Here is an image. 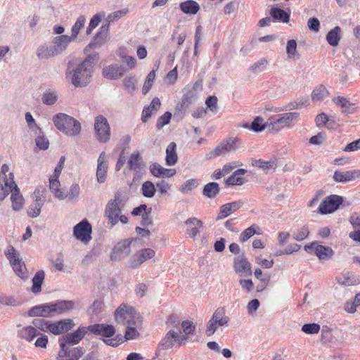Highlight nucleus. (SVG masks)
<instances>
[{
  "instance_id": "nucleus-1",
  "label": "nucleus",
  "mask_w": 360,
  "mask_h": 360,
  "mask_svg": "<svg viewBox=\"0 0 360 360\" xmlns=\"http://www.w3.org/2000/svg\"><path fill=\"white\" fill-rule=\"evenodd\" d=\"M99 56L95 53L89 55L82 62L75 64L70 62L65 72L66 78L70 80L75 87L86 86L91 80L94 65L98 60Z\"/></svg>"
},
{
  "instance_id": "nucleus-2",
  "label": "nucleus",
  "mask_w": 360,
  "mask_h": 360,
  "mask_svg": "<svg viewBox=\"0 0 360 360\" xmlns=\"http://www.w3.org/2000/svg\"><path fill=\"white\" fill-rule=\"evenodd\" d=\"M56 127L63 134L74 136L81 131V124L74 117L64 113H58L53 117Z\"/></svg>"
},
{
  "instance_id": "nucleus-3",
  "label": "nucleus",
  "mask_w": 360,
  "mask_h": 360,
  "mask_svg": "<svg viewBox=\"0 0 360 360\" xmlns=\"http://www.w3.org/2000/svg\"><path fill=\"white\" fill-rule=\"evenodd\" d=\"M117 323L123 326L139 325L141 322L139 314L134 308L122 303L115 311Z\"/></svg>"
},
{
  "instance_id": "nucleus-4",
  "label": "nucleus",
  "mask_w": 360,
  "mask_h": 360,
  "mask_svg": "<svg viewBox=\"0 0 360 360\" xmlns=\"http://www.w3.org/2000/svg\"><path fill=\"white\" fill-rule=\"evenodd\" d=\"M300 114L296 112H285L269 119L268 129L278 132L284 127H291L299 120Z\"/></svg>"
},
{
  "instance_id": "nucleus-5",
  "label": "nucleus",
  "mask_w": 360,
  "mask_h": 360,
  "mask_svg": "<svg viewBox=\"0 0 360 360\" xmlns=\"http://www.w3.org/2000/svg\"><path fill=\"white\" fill-rule=\"evenodd\" d=\"M229 321L230 319L226 315L224 308L218 307L207 322L205 330L206 335L207 336L212 335L219 327L227 326Z\"/></svg>"
},
{
  "instance_id": "nucleus-6",
  "label": "nucleus",
  "mask_w": 360,
  "mask_h": 360,
  "mask_svg": "<svg viewBox=\"0 0 360 360\" xmlns=\"http://www.w3.org/2000/svg\"><path fill=\"white\" fill-rule=\"evenodd\" d=\"M6 255L16 274L22 279H27L28 274L25 264L24 262L19 258V253L11 245L8 246L6 251Z\"/></svg>"
},
{
  "instance_id": "nucleus-7",
  "label": "nucleus",
  "mask_w": 360,
  "mask_h": 360,
  "mask_svg": "<svg viewBox=\"0 0 360 360\" xmlns=\"http://www.w3.org/2000/svg\"><path fill=\"white\" fill-rule=\"evenodd\" d=\"M136 239L130 238L122 240L118 242L112 248L110 253V259L112 261H120L127 257L131 253V244Z\"/></svg>"
},
{
  "instance_id": "nucleus-8",
  "label": "nucleus",
  "mask_w": 360,
  "mask_h": 360,
  "mask_svg": "<svg viewBox=\"0 0 360 360\" xmlns=\"http://www.w3.org/2000/svg\"><path fill=\"white\" fill-rule=\"evenodd\" d=\"M94 129L96 139L102 143L107 142L110 138V129L107 119L103 115L95 118Z\"/></svg>"
},
{
  "instance_id": "nucleus-9",
  "label": "nucleus",
  "mask_w": 360,
  "mask_h": 360,
  "mask_svg": "<svg viewBox=\"0 0 360 360\" xmlns=\"http://www.w3.org/2000/svg\"><path fill=\"white\" fill-rule=\"evenodd\" d=\"M138 326L139 325L127 326V329L124 336L121 334H118L113 338L105 339L103 341L108 345L117 347L125 340H134L139 335V333L136 330V327Z\"/></svg>"
},
{
  "instance_id": "nucleus-10",
  "label": "nucleus",
  "mask_w": 360,
  "mask_h": 360,
  "mask_svg": "<svg viewBox=\"0 0 360 360\" xmlns=\"http://www.w3.org/2000/svg\"><path fill=\"white\" fill-rule=\"evenodd\" d=\"M155 255V252L151 248H143L133 255L127 262L129 269H136L143 262L152 259Z\"/></svg>"
},
{
  "instance_id": "nucleus-11",
  "label": "nucleus",
  "mask_w": 360,
  "mask_h": 360,
  "mask_svg": "<svg viewBox=\"0 0 360 360\" xmlns=\"http://www.w3.org/2000/svg\"><path fill=\"white\" fill-rule=\"evenodd\" d=\"M233 266L236 274L241 277L252 276V265L243 253L234 257Z\"/></svg>"
},
{
  "instance_id": "nucleus-12",
  "label": "nucleus",
  "mask_w": 360,
  "mask_h": 360,
  "mask_svg": "<svg viewBox=\"0 0 360 360\" xmlns=\"http://www.w3.org/2000/svg\"><path fill=\"white\" fill-rule=\"evenodd\" d=\"M91 225L86 219H84L74 226L73 235L77 240L86 244L91 240Z\"/></svg>"
},
{
  "instance_id": "nucleus-13",
  "label": "nucleus",
  "mask_w": 360,
  "mask_h": 360,
  "mask_svg": "<svg viewBox=\"0 0 360 360\" xmlns=\"http://www.w3.org/2000/svg\"><path fill=\"white\" fill-rule=\"evenodd\" d=\"M187 341L186 335H181L179 333L170 330L167 332L165 338L160 341L159 346L164 349H168L173 347L174 343H177L179 346L185 345Z\"/></svg>"
},
{
  "instance_id": "nucleus-14",
  "label": "nucleus",
  "mask_w": 360,
  "mask_h": 360,
  "mask_svg": "<svg viewBox=\"0 0 360 360\" xmlns=\"http://www.w3.org/2000/svg\"><path fill=\"white\" fill-rule=\"evenodd\" d=\"M88 330H89V326L79 327L73 333H70L63 335L59 339L60 348H65V347H67V345H74L78 344L84 337Z\"/></svg>"
},
{
  "instance_id": "nucleus-15",
  "label": "nucleus",
  "mask_w": 360,
  "mask_h": 360,
  "mask_svg": "<svg viewBox=\"0 0 360 360\" xmlns=\"http://www.w3.org/2000/svg\"><path fill=\"white\" fill-rule=\"evenodd\" d=\"M44 190L42 188L37 187L33 193L34 200L27 211L28 215L32 218L37 217L41 213V209L45 201L43 196Z\"/></svg>"
},
{
  "instance_id": "nucleus-16",
  "label": "nucleus",
  "mask_w": 360,
  "mask_h": 360,
  "mask_svg": "<svg viewBox=\"0 0 360 360\" xmlns=\"http://www.w3.org/2000/svg\"><path fill=\"white\" fill-rule=\"evenodd\" d=\"M343 199L338 195H330L325 198L320 204L319 210L321 214H326L335 212L342 203Z\"/></svg>"
},
{
  "instance_id": "nucleus-17",
  "label": "nucleus",
  "mask_w": 360,
  "mask_h": 360,
  "mask_svg": "<svg viewBox=\"0 0 360 360\" xmlns=\"http://www.w3.org/2000/svg\"><path fill=\"white\" fill-rule=\"evenodd\" d=\"M120 214L121 208L119 206V198L115 196V199L108 202L105 210V217L109 220L111 227L118 223V217Z\"/></svg>"
},
{
  "instance_id": "nucleus-18",
  "label": "nucleus",
  "mask_w": 360,
  "mask_h": 360,
  "mask_svg": "<svg viewBox=\"0 0 360 360\" xmlns=\"http://www.w3.org/2000/svg\"><path fill=\"white\" fill-rule=\"evenodd\" d=\"M304 250L309 253L314 251L320 260L328 259L333 255V250L331 248L319 245L316 242L306 245Z\"/></svg>"
},
{
  "instance_id": "nucleus-19",
  "label": "nucleus",
  "mask_w": 360,
  "mask_h": 360,
  "mask_svg": "<svg viewBox=\"0 0 360 360\" xmlns=\"http://www.w3.org/2000/svg\"><path fill=\"white\" fill-rule=\"evenodd\" d=\"M89 330L95 335H101L105 338H111L115 333V328L112 325L104 323L89 326Z\"/></svg>"
},
{
  "instance_id": "nucleus-20",
  "label": "nucleus",
  "mask_w": 360,
  "mask_h": 360,
  "mask_svg": "<svg viewBox=\"0 0 360 360\" xmlns=\"http://www.w3.org/2000/svg\"><path fill=\"white\" fill-rule=\"evenodd\" d=\"M75 323L72 319H63L59 321L49 324V331L54 335H60L65 331H68L75 326Z\"/></svg>"
},
{
  "instance_id": "nucleus-21",
  "label": "nucleus",
  "mask_w": 360,
  "mask_h": 360,
  "mask_svg": "<svg viewBox=\"0 0 360 360\" xmlns=\"http://www.w3.org/2000/svg\"><path fill=\"white\" fill-rule=\"evenodd\" d=\"M107 172V156L105 152H102L97 160L96 177L98 183L102 184L105 182Z\"/></svg>"
},
{
  "instance_id": "nucleus-22",
  "label": "nucleus",
  "mask_w": 360,
  "mask_h": 360,
  "mask_svg": "<svg viewBox=\"0 0 360 360\" xmlns=\"http://www.w3.org/2000/svg\"><path fill=\"white\" fill-rule=\"evenodd\" d=\"M124 74V70L123 68L118 65H107L103 68L102 71L103 76L105 78L111 80H116L122 77Z\"/></svg>"
},
{
  "instance_id": "nucleus-23",
  "label": "nucleus",
  "mask_w": 360,
  "mask_h": 360,
  "mask_svg": "<svg viewBox=\"0 0 360 360\" xmlns=\"http://www.w3.org/2000/svg\"><path fill=\"white\" fill-rule=\"evenodd\" d=\"M53 316L65 314L75 307V302L72 300H60L51 303Z\"/></svg>"
},
{
  "instance_id": "nucleus-24",
  "label": "nucleus",
  "mask_w": 360,
  "mask_h": 360,
  "mask_svg": "<svg viewBox=\"0 0 360 360\" xmlns=\"http://www.w3.org/2000/svg\"><path fill=\"white\" fill-rule=\"evenodd\" d=\"M30 316L53 317L51 303L32 307L29 311Z\"/></svg>"
},
{
  "instance_id": "nucleus-25",
  "label": "nucleus",
  "mask_w": 360,
  "mask_h": 360,
  "mask_svg": "<svg viewBox=\"0 0 360 360\" xmlns=\"http://www.w3.org/2000/svg\"><path fill=\"white\" fill-rule=\"evenodd\" d=\"M360 177V170H350L347 172L335 171L333 174V179L336 182L346 183L354 181Z\"/></svg>"
},
{
  "instance_id": "nucleus-26",
  "label": "nucleus",
  "mask_w": 360,
  "mask_h": 360,
  "mask_svg": "<svg viewBox=\"0 0 360 360\" xmlns=\"http://www.w3.org/2000/svg\"><path fill=\"white\" fill-rule=\"evenodd\" d=\"M243 204V202L241 200H238L221 205L220 207V212L217 217V220H219L229 216L240 209Z\"/></svg>"
},
{
  "instance_id": "nucleus-27",
  "label": "nucleus",
  "mask_w": 360,
  "mask_h": 360,
  "mask_svg": "<svg viewBox=\"0 0 360 360\" xmlns=\"http://www.w3.org/2000/svg\"><path fill=\"white\" fill-rule=\"evenodd\" d=\"M70 41V37L68 35H60L53 39V45H51V46L55 51L56 56H58L66 49Z\"/></svg>"
},
{
  "instance_id": "nucleus-28",
  "label": "nucleus",
  "mask_w": 360,
  "mask_h": 360,
  "mask_svg": "<svg viewBox=\"0 0 360 360\" xmlns=\"http://www.w3.org/2000/svg\"><path fill=\"white\" fill-rule=\"evenodd\" d=\"M150 172L155 177H172L176 174L174 169H167L158 163H153L150 165Z\"/></svg>"
},
{
  "instance_id": "nucleus-29",
  "label": "nucleus",
  "mask_w": 360,
  "mask_h": 360,
  "mask_svg": "<svg viewBox=\"0 0 360 360\" xmlns=\"http://www.w3.org/2000/svg\"><path fill=\"white\" fill-rule=\"evenodd\" d=\"M58 178L55 177V176H51L49 178V189L53 193L55 198L59 200H64L67 198V195L65 191L60 188V184Z\"/></svg>"
},
{
  "instance_id": "nucleus-30",
  "label": "nucleus",
  "mask_w": 360,
  "mask_h": 360,
  "mask_svg": "<svg viewBox=\"0 0 360 360\" xmlns=\"http://www.w3.org/2000/svg\"><path fill=\"white\" fill-rule=\"evenodd\" d=\"M185 224L188 226L186 232L191 238H195L200 233V229L202 227V222L195 217L188 218Z\"/></svg>"
},
{
  "instance_id": "nucleus-31",
  "label": "nucleus",
  "mask_w": 360,
  "mask_h": 360,
  "mask_svg": "<svg viewBox=\"0 0 360 360\" xmlns=\"http://www.w3.org/2000/svg\"><path fill=\"white\" fill-rule=\"evenodd\" d=\"M11 176V180L9 181H1L0 180V201L4 200L8 195L11 193L13 188L16 185L13 180L14 176L13 173H9Z\"/></svg>"
},
{
  "instance_id": "nucleus-32",
  "label": "nucleus",
  "mask_w": 360,
  "mask_h": 360,
  "mask_svg": "<svg viewBox=\"0 0 360 360\" xmlns=\"http://www.w3.org/2000/svg\"><path fill=\"white\" fill-rule=\"evenodd\" d=\"M333 101L341 108L343 113L352 114L355 110L354 104L350 103L346 98L343 96H338L333 98Z\"/></svg>"
},
{
  "instance_id": "nucleus-33",
  "label": "nucleus",
  "mask_w": 360,
  "mask_h": 360,
  "mask_svg": "<svg viewBox=\"0 0 360 360\" xmlns=\"http://www.w3.org/2000/svg\"><path fill=\"white\" fill-rule=\"evenodd\" d=\"M11 200L12 202V208L15 211H19L24 205V198L20 193V189L17 184L13 188L11 191Z\"/></svg>"
},
{
  "instance_id": "nucleus-34",
  "label": "nucleus",
  "mask_w": 360,
  "mask_h": 360,
  "mask_svg": "<svg viewBox=\"0 0 360 360\" xmlns=\"http://www.w3.org/2000/svg\"><path fill=\"white\" fill-rule=\"evenodd\" d=\"M200 8L198 3L193 0H187L179 4L180 10L187 15H195Z\"/></svg>"
},
{
  "instance_id": "nucleus-35",
  "label": "nucleus",
  "mask_w": 360,
  "mask_h": 360,
  "mask_svg": "<svg viewBox=\"0 0 360 360\" xmlns=\"http://www.w3.org/2000/svg\"><path fill=\"white\" fill-rule=\"evenodd\" d=\"M247 172L245 169H238L236 170L226 180V186H241L245 183L244 178L242 177Z\"/></svg>"
},
{
  "instance_id": "nucleus-36",
  "label": "nucleus",
  "mask_w": 360,
  "mask_h": 360,
  "mask_svg": "<svg viewBox=\"0 0 360 360\" xmlns=\"http://www.w3.org/2000/svg\"><path fill=\"white\" fill-rule=\"evenodd\" d=\"M39 335H40V333L32 326L23 327L18 330V337L28 342L32 341Z\"/></svg>"
},
{
  "instance_id": "nucleus-37",
  "label": "nucleus",
  "mask_w": 360,
  "mask_h": 360,
  "mask_svg": "<svg viewBox=\"0 0 360 360\" xmlns=\"http://www.w3.org/2000/svg\"><path fill=\"white\" fill-rule=\"evenodd\" d=\"M176 144L174 142H171L166 149V165L168 166L174 165L177 160L178 156L176 152Z\"/></svg>"
},
{
  "instance_id": "nucleus-38",
  "label": "nucleus",
  "mask_w": 360,
  "mask_h": 360,
  "mask_svg": "<svg viewBox=\"0 0 360 360\" xmlns=\"http://www.w3.org/2000/svg\"><path fill=\"white\" fill-rule=\"evenodd\" d=\"M58 98V94L55 89H47L42 94L41 101L45 105H52L57 102Z\"/></svg>"
},
{
  "instance_id": "nucleus-39",
  "label": "nucleus",
  "mask_w": 360,
  "mask_h": 360,
  "mask_svg": "<svg viewBox=\"0 0 360 360\" xmlns=\"http://www.w3.org/2000/svg\"><path fill=\"white\" fill-rule=\"evenodd\" d=\"M45 273L43 270L38 271L32 278V292L38 294L41 291V285L44 282Z\"/></svg>"
},
{
  "instance_id": "nucleus-40",
  "label": "nucleus",
  "mask_w": 360,
  "mask_h": 360,
  "mask_svg": "<svg viewBox=\"0 0 360 360\" xmlns=\"http://www.w3.org/2000/svg\"><path fill=\"white\" fill-rule=\"evenodd\" d=\"M341 29L340 27L336 26L330 30L326 35V41L332 46H337L340 40Z\"/></svg>"
},
{
  "instance_id": "nucleus-41",
  "label": "nucleus",
  "mask_w": 360,
  "mask_h": 360,
  "mask_svg": "<svg viewBox=\"0 0 360 360\" xmlns=\"http://www.w3.org/2000/svg\"><path fill=\"white\" fill-rule=\"evenodd\" d=\"M270 15L274 20L279 22H288L290 20V14L279 8H272L270 11Z\"/></svg>"
},
{
  "instance_id": "nucleus-42",
  "label": "nucleus",
  "mask_w": 360,
  "mask_h": 360,
  "mask_svg": "<svg viewBox=\"0 0 360 360\" xmlns=\"http://www.w3.org/2000/svg\"><path fill=\"white\" fill-rule=\"evenodd\" d=\"M37 56L40 60H46L50 58L56 56L55 51L52 49L51 46L41 45L37 49Z\"/></svg>"
},
{
  "instance_id": "nucleus-43",
  "label": "nucleus",
  "mask_w": 360,
  "mask_h": 360,
  "mask_svg": "<svg viewBox=\"0 0 360 360\" xmlns=\"http://www.w3.org/2000/svg\"><path fill=\"white\" fill-rule=\"evenodd\" d=\"M219 191V186L217 183L210 182L204 186L202 194L209 198H214L218 195Z\"/></svg>"
},
{
  "instance_id": "nucleus-44",
  "label": "nucleus",
  "mask_w": 360,
  "mask_h": 360,
  "mask_svg": "<svg viewBox=\"0 0 360 360\" xmlns=\"http://www.w3.org/2000/svg\"><path fill=\"white\" fill-rule=\"evenodd\" d=\"M329 92L323 85L316 86L311 93V100L313 102H317L323 100L328 96Z\"/></svg>"
},
{
  "instance_id": "nucleus-45",
  "label": "nucleus",
  "mask_w": 360,
  "mask_h": 360,
  "mask_svg": "<svg viewBox=\"0 0 360 360\" xmlns=\"http://www.w3.org/2000/svg\"><path fill=\"white\" fill-rule=\"evenodd\" d=\"M127 164L129 165V169L131 170L136 171L138 169H140L142 167L143 164L141 162V156L139 152L136 151L133 153L131 155L127 162Z\"/></svg>"
},
{
  "instance_id": "nucleus-46",
  "label": "nucleus",
  "mask_w": 360,
  "mask_h": 360,
  "mask_svg": "<svg viewBox=\"0 0 360 360\" xmlns=\"http://www.w3.org/2000/svg\"><path fill=\"white\" fill-rule=\"evenodd\" d=\"M286 53L288 57L290 59L297 60L300 58V54L297 51V42L295 39H290L288 41Z\"/></svg>"
},
{
  "instance_id": "nucleus-47",
  "label": "nucleus",
  "mask_w": 360,
  "mask_h": 360,
  "mask_svg": "<svg viewBox=\"0 0 360 360\" xmlns=\"http://www.w3.org/2000/svg\"><path fill=\"white\" fill-rule=\"evenodd\" d=\"M253 166L262 169L265 172H268L271 169H274L276 167V160L264 161L262 160H255L253 163Z\"/></svg>"
},
{
  "instance_id": "nucleus-48",
  "label": "nucleus",
  "mask_w": 360,
  "mask_h": 360,
  "mask_svg": "<svg viewBox=\"0 0 360 360\" xmlns=\"http://www.w3.org/2000/svg\"><path fill=\"white\" fill-rule=\"evenodd\" d=\"M181 330H180L181 335H186L187 339L189 335H193L195 330V326L191 321H184L181 323Z\"/></svg>"
},
{
  "instance_id": "nucleus-49",
  "label": "nucleus",
  "mask_w": 360,
  "mask_h": 360,
  "mask_svg": "<svg viewBox=\"0 0 360 360\" xmlns=\"http://www.w3.org/2000/svg\"><path fill=\"white\" fill-rule=\"evenodd\" d=\"M269 121L264 122V119L260 117H256L251 124V129L255 132H260L264 130L266 128L268 129Z\"/></svg>"
},
{
  "instance_id": "nucleus-50",
  "label": "nucleus",
  "mask_w": 360,
  "mask_h": 360,
  "mask_svg": "<svg viewBox=\"0 0 360 360\" xmlns=\"http://www.w3.org/2000/svg\"><path fill=\"white\" fill-rule=\"evenodd\" d=\"M141 191L144 197L152 198L154 196L156 190L153 183L147 181L142 184Z\"/></svg>"
},
{
  "instance_id": "nucleus-51",
  "label": "nucleus",
  "mask_w": 360,
  "mask_h": 360,
  "mask_svg": "<svg viewBox=\"0 0 360 360\" xmlns=\"http://www.w3.org/2000/svg\"><path fill=\"white\" fill-rule=\"evenodd\" d=\"M136 82L137 79L134 76L126 77L123 79V86L129 93L132 94L136 90Z\"/></svg>"
},
{
  "instance_id": "nucleus-52",
  "label": "nucleus",
  "mask_w": 360,
  "mask_h": 360,
  "mask_svg": "<svg viewBox=\"0 0 360 360\" xmlns=\"http://www.w3.org/2000/svg\"><path fill=\"white\" fill-rule=\"evenodd\" d=\"M155 78V71L153 70L148 74L146 81L143 84L142 92L144 95L146 94L152 87Z\"/></svg>"
},
{
  "instance_id": "nucleus-53",
  "label": "nucleus",
  "mask_w": 360,
  "mask_h": 360,
  "mask_svg": "<svg viewBox=\"0 0 360 360\" xmlns=\"http://www.w3.org/2000/svg\"><path fill=\"white\" fill-rule=\"evenodd\" d=\"M86 22V18L84 15H80L74 25L72 27V36L70 37L72 38H76L79 30L81 28L84 26V23Z\"/></svg>"
},
{
  "instance_id": "nucleus-54",
  "label": "nucleus",
  "mask_w": 360,
  "mask_h": 360,
  "mask_svg": "<svg viewBox=\"0 0 360 360\" xmlns=\"http://www.w3.org/2000/svg\"><path fill=\"white\" fill-rule=\"evenodd\" d=\"M198 186L197 180L191 179L186 181L179 188L180 191L183 193H188Z\"/></svg>"
},
{
  "instance_id": "nucleus-55",
  "label": "nucleus",
  "mask_w": 360,
  "mask_h": 360,
  "mask_svg": "<svg viewBox=\"0 0 360 360\" xmlns=\"http://www.w3.org/2000/svg\"><path fill=\"white\" fill-rule=\"evenodd\" d=\"M198 87V84L195 83L193 89L190 91H188L187 93H186L182 98V103L184 105H186L188 106V105L191 104L193 101L195 100V89Z\"/></svg>"
},
{
  "instance_id": "nucleus-56",
  "label": "nucleus",
  "mask_w": 360,
  "mask_h": 360,
  "mask_svg": "<svg viewBox=\"0 0 360 360\" xmlns=\"http://www.w3.org/2000/svg\"><path fill=\"white\" fill-rule=\"evenodd\" d=\"M267 63L268 61L265 58H261L250 66V70L254 73L261 72L265 70Z\"/></svg>"
},
{
  "instance_id": "nucleus-57",
  "label": "nucleus",
  "mask_w": 360,
  "mask_h": 360,
  "mask_svg": "<svg viewBox=\"0 0 360 360\" xmlns=\"http://www.w3.org/2000/svg\"><path fill=\"white\" fill-rule=\"evenodd\" d=\"M128 12L129 10L127 8H123L119 11H116L115 12L110 13L108 15L106 20L108 23L117 21L122 17L124 16Z\"/></svg>"
},
{
  "instance_id": "nucleus-58",
  "label": "nucleus",
  "mask_w": 360,
  "mask_h": 360,
  "mask_svg": "<svg viewBox=\"0 0 360 360\" xmlns=\"http://www.w3.org/2000/svg\"><path fill=\"white\" fill-rule=\"evenodd\" d=\"M238 142V139H229L226 141H223L221 143L224 146V148L226 153L235 151L238 146L237 143Z\"/></svg>"
},
{
  "instance_id": "nucleus-59",
  "label": "nucleus",
  "mask_w": 360,
  "mask_h": 360,
  "mask_svg": "<svg viewBox=\"0 0 360 360\" xmlns=\"http://www.w3.org/2000/svg\"><path fill=\"white\" fill-rule=\"evenodd\" d=\"M226 152L224 148V146L220 143L213 150L210 151L209 153L206 154V159L210 160L214 158L226 154Z\"/></svg>"
},
{
  "instance_id": "nucleus-60",
  "label": "nucleus",
  "mask_w": 360,
  "mask_h": 360,
  "mask_svg": "<svg viewBox=\"0 0 360 360\" xmlns=\"http://www.w3.org/2000/svg\"><path fill=\"white\" fill-rule=\"evenodd\" d=\"M33 327H35V329H39L41 331L46 332L49 329V323L44 319H35L32 321Z\"/></svg>"
},
{
  "instance_id": "nucleus-61",
  "label": "nucleus",
  "mask_w": 360,
  "mask_h": 360,
  "mask_svg": "<svg viewBox=\"0 0 360 360\" xmlns=\"http://www.w3.org/2000/svg\"><path fill=\"white\" fill-rule=\"evenodd\" d=\"M302 330L307 334H316L320 330V326L317 323H306L302 327Z\"/></svg>"
},
{
  "instance_id": "nucleus-62",
  "label": "nucleus",
  "mask_w": 360,
  "mask_h": 360,
  "mask_svg": "<svg viewBox=\"0 0 360 360\" xmlns=\"http://www.w3.org/2000/svg\"><path fill=\"white\" fill-rule=\"evenodd\" d=\"M172 118V113L169 112H165L162 116H160L156 123V127L158 129L162 128L165 125L169 123L170 120Z\"/></svg>"
},
{
  "instance_id": "nucleus-63",
  "label": "nucleus",
  "mask_w": 360,
  "mask_h": 360,
  "mask_svg": "<svg viewBox=\"0 0 360 360\" xmlns=\"http://www.w3.org/2000/svg\"><path fill=\"white\" fill-rule=\"evenodd\" d=\"M309 233L308 227L303 226L296 232H294L292 234V237L295 240L297 241H301L305 239Z\"/></svg>"
},
{
  "instance_id": "nucleus-64",
  "label": "nucleus",
  "mask_w": 360,
  "mask_h": 360,
  "mask_svg": "<svg viewBox=\"0 0 360 360\" xmlns=\"http://www.w3.org/2000/svg\"><path fill=\"white\" fill-rule=\"evenodd\" d=\"M104 15L96 14L91 19L88 27L86 28V34H89L94 29H95L101 20Z\"/></svg>"
}]
</instances>
